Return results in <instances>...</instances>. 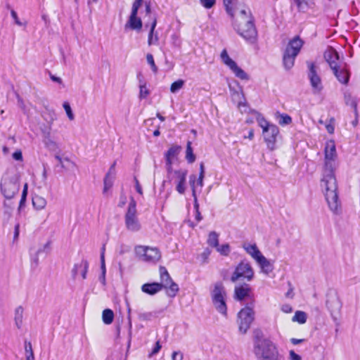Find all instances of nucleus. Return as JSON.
<instances>
[{
    "label": "nucleus",
    "instance_id": "1",
    "mask_svg": "<svg viewBox=\"0 0 360 360\" xmlns=\"http://www.w3.org/2000/svg\"><path fill=\"white\" fill-rule=\"evenodd\" d=\"M320 186L329 210L334 214L341 212V202L338 193V184L333 169H323Z\"/></svg>",
    "mask_w": 360,
    "mask_h": 360
},
{
    "label": "nucleus",
    "instance_id": "2",
    "mask_svg": "<svg viewBox=\"0 0 360 360\" xmlns=\"http://www.w3.org/2000/svg\"><path fill=\"white\" fill-rule=\"evenodd\" d=\"M233 27L245 40L255 42L257 32L253 22V18L248 9H241L233 20Z\"/></svg>",
    "mask_w": 360,
    "mask_h": 360
},
{
    "label": "nucleus",
    "instance_id": "3",
    "mask_svg": "<svg viewBox=\"0 0 360 360\" xmlns=\"http://www.w3.org/2000/svg\"><path fill=\"white\" fill-rule=\"evenodd\" d=\"M253 352L257 360H283L276 345L268 338L257 337Z\"/></svg>",
    "mask_w": 360,
    "mask_h": 360
},
{
    "label": "nucleus",
    "instance_id": "4",
    "mask_svg": "<svg viewBox=\"0 0 360 360\" xmlns=\"http://www.w3.org/2000/svg\"><path fill=\"white\" fill-rule=\"evenodd\" d=\"M0 188L1 193L6 199L13 198L20 189L18 176L13 173H6L1 178Z\"/></svg>",
    "mask_w": 360,
    "mask_h": 360
},
{
    "label": "nucleus",
    "instance_id": "5",
    "mask_svg": "<svg viewBox=\"0 0 360 360\" xmlns=\"http://www.w3.org/2000/svg\"><path fill=\"white\" fill-rule=\"evenodd\" d=\"M212 302L215 309L223 316H227V306L226 302V292L222 283L214 284L210 292Z\"/></svg>",
    "mask_w": 360,
    "mask_h": 360
},
{
    "label": "nucleus",
    "instance_id": "6",
    "mask_svg": "<svg viewBox=\"0 0 360 360\" xmlns=\"http://www.w3.org/2000/svg\"><path fill=\"white\" fill-rule=\"evenodd\" d=\"M302 45L303 41L299 37H294L288 42L283 57V65L285 69L290 70L293 67L295 59Z\"/></svg>",
    "mask_w": 360,
    "mask_h": 360
},
{
    "label": "nucleus",
    "instance_id": "7",
    "mask_svg": "<svg viewBox=\"0 0 360 360\" xmlns=\"http://www.w3.org/2000/svg\"><path fill=\"white\" fill-rule=\"evenodd\" d=\"M253 115H255L257 122L259 127L262 129L263 133L271 132V137L266 138L267 147L270 150L275 148V143L276 141V137L279 133V129L277 126L273 124H270L265 118L257 111L253 110Z\"/></svg>",
    "mask_w": 360,
    "mask_h": 360
},
{
    "label": "nucleus",
    "instance_id": "8",
    "mask_svg": "<svg viewBox=\"0 0 360 360\" xmlns=\"http://www.w3.org/2000/svg\"><path fill=\"white\" fill-rule=\"evenodd\" d=\"M255 320L253 306H245L238 313V330L241 334H245Z\"/></svg>",
    "mask_w": 360,
    "mask_h": 360
},
{
    "label": "nucleus",
    "instance_id": "9",
    "mask_svg": "<svg viewBox=\"0 0 360 360\" xmlns=\"http://www.w3.org/2000/svg\"><path fill=\"white\" fill-rule=\"evenodd\" d=\"M136 207V202L131 198L124 216L126 228L131 232H138L141 229V224L137 216Z\"/></svg>",
    "mask_w": 360,
    "mask_h": 360
},
{
    "label": "nucleus",
    "instance_id": "10",
    "mask_svg": "<svg viewBox=\"0 0 360 360\" xmlns=\"http://www.w3.org/2000/svg\"><path fill=\"white\" fill-rule=\"evenodd\" d=\"M138 258L145 262L156 263L161 258V252L157 248L139 245L135 248Z\"/></svg>",
    "mask_w": 360,
    "mask_h": 360
},
{
    "label": "nucleus",
    "instance_id": "11",
    "mask_svg": "<svg viewBox=\"0 0 360 360\" xmlns=\"http://www.w3.org/2000/svg\"><path fill=\"white\" fill-rule=\"evenodd\" d=\"M254 277V270L248 262L241 261L236 267L231 275V281L236 282L239 278L250 281Z\"/></svg>",
    "mask_w": 360,
    "mask_h": 360
},
{
    "label": "nucleus",
    "instance_id": "12",
    "mask_svg": "<svg viewBox=\"0 0 360 360\" xmlns=\"http://www.w3.org/2000/svg\"><path fill=\"white\" fill-rule=\"evenodd\" d=\"M309 69L307 76L312 88V91L315 94H320L323 89L322 80L319 75V68L312 62H307Z\"/></svg>",
    "mask_w": 360,
    "mask_h": 360
},
{
    "label": "nucleus",
    "instance_id": "13",
    "mask_svg": "<svg viewBox=\"0 0 360 360\" xmlns=\"http://www.w3.org/2000/svg\"><path fill=\"white\" fill-rule=\"evenodd\" d=\"M143 0H134L131 7V14L125 25L126 27L138 31L141 30L143 26L142 21L141 18L137 16V14L139 8L143 4Z\"/></svg>",
    "mask_w": 360,
    "mask_h": 360
},
{
    "label": "nucleus",
    "instance_id": "14",
    "mask_svg": "<svg viewBox=\"0 0 360 360\" xmlns=\"http://www.w3.org/2000/svg\"><path fill=\"white\" fill-rule=\"evenodd\" d=\"M221 58L222 62L232 70L237 77L243 80L249 79L248 75L229 57L226 50L224 49L221 51Z\"/></svg>",
    "mask_w": 360,
    "mask_h": 360
},
{
    "label": "nucleus",
    "instance_id": "15",
    "mask_svg": "<svg viewBox=\"0 0 360 360\" xmlns=\"http://www.w3.org/2000/svg\"><path fill=\"white\" fill-rule=\"evenodd\" d=\"M145 11H146V15L148 16V19L150 21V32L148 34V44L149 46L152 44H155L158 41V35L154 34L155 28L157 25V18L155 15H153L151 13V8L150 3L146 2L145 3Z\"/></svg>",
    "mask_w": 360,
    "mask_h": 360
},
{
    "label": "nucleus",
    "instance_id": "16",
    "mask_svg": "<svg viewBox=\"0 0 360 360\" xmlns=\"http://www.w3.org/2000/svg\"><path fill=\"white\" fill-rule=\"evenodd\" d=\"M336 158V148L334 141L329 140L325 146L324 169H333V162Z\"/></svg>",
    "mask_w": 360,
    "mask_h": 360
},
{
    "label": "nucleus",
    "instance_id": "17",
    "mask_svg": "<svg viewBox=\"0 0 360 360\" xmlns=\"http://www.w3.org/2000/svg\"><path fill=\"white\" fill-rule=\"evenodd\" d=\"M176 178V190L180 194H184L186 191V180L187 171L179 169L174 171Z\"/></svg>",
    "mask_w": 360,
    "mask_h": 360
},
{
    "label": "nucleus",
    "instance_id": "18",
    "mask_svg": "<svg viewBox=\"0 0 360 360\" xmlns=\"http://www.w3.org/2000/svg\"><path fill=\"white\" fill-rule=\"evenodd\" d=\"M181 150L179 146H173L165 153L166 169L168 173L172 172V163Z\"/></svg>",
    "mask_w": 360,
    "mask_h": 360
},
{
    "label": "nucleus",
    "instance_id": "19",
    "mask_svg": "<svg viewBox=\"0 0 360 360\" xmlns=\"http://www.w3.org/2000/svg\"><path fill=\"white\" fill-rule=\"evenodd\" d=\"M324 58L329 64L332 70L338 68L339 65V55L338 52L332 48L328 49L324 53Z\"/></svg>",
    "mask_w": 360,
    "mask_h": 360
},
{
    "label": "nucleus",
    "instance_id": "20",
    "mask_svg": "<svg viewBox=\"0 0 360 360\" xmlns=\"http://www.w3.org/2000/svg\"><path fill=\"white\" fill-rule=\"evenodd\" d=\"M326 305L333 317L338 314L342 308V302L337 295L330 297L327 300Z\"/></svg>",
    "mask_w": 360,
    "mask_h": 360
},
{
    "label": "nucleus",
    "instance_id": "21",
    "mask_svg": "<svg viewBox=\"0 0 360 360\" xmlns=\"http://www.w3.org/2000/svg\"><path fill=\"white\" fill-rule=\"evenodd\" d=\"M51 126H49L44 129H42V134L44 136V143L46 148L52 150H56L59 148V146L56 141L51 137Z\"/></svg>",
    "mask_w": 360,
    "mask_h": 360
},
{
    "label": "nucleus",
    "instance_id": "22",
    "mask_svg": "<svg viewBox=\"0 0 360 360\" xmlns=\"http://www.w3.org/2000/svg\"><path fill=\"white\" fill-rule=\"evenodd\" d=\"M243 248L255 262L263 255L255 243H245Z\"/></svg>",
    "mask_w": 360,
    "mask_h": 360
},
{
    "label": "nucleus",
    "instance_id": "23",
    "mask_svg": "<svg viewBox=\"0 0 360 360\" xmlns=\"http://www.w3.org/2000/svg\"><path fill=\"white\" fill-rule=\"evenodd\" d=\"M256 263L259 266L261 272L266 275H269L274 270L273 264L264 255L260 257V258L256 261Z\"/></svg>",
    "mask_w": 360,
    "mask_h": 360
},
{
    "label": "nucleus",
    "instance_id": "24",
    "mask_svg": "<svg viewBox=\"0 0 360 360\" xmlns=\"http://www.w3.org/2000/svg\"><path fill=\"white\" fill-rule=\"evenodd\" d=\"M250 288L248 285L236 286L234 289V299L241 301L248 297Z\"/></svg>",
    "mask_w": 360,
    "mask_h": 360
},
{
    "label": "nucleus",
    "instance_id": "25",
    "mask_svg": "<svg viewBox=\"0 0 360 360\" xmlns=\"http://www.w3.org/2000/svg\"><path fill=\"white\" fill-rule=\"evenodd\" d=\"M299 11L307 12L315 6V0H292Z\"/></svg>",
    "mask_w": 360,
    "mask_h": 360
},
{
    "label": "nucleus",
    "instance_id": "26",
    "mask_svg": "<svg viewBox=\"0 0 360 360\" xmlns=\"http://www.w3.org/2000/svg\"><path fill=\"white\" fill-rule=\"evenodd\" d=\"M334 75L338 81L344 84H346L349 81V73L347 70L340 65L338 68L333 70Z\"/></svg>",
    "mask_w": 360,
    "mask_h": 360
},
{
    "label": "nucleus",
    "instance_id": "27",
    "mask_svg": "<svg viewBox=\"0 0 360 360\" xmlns=\"http://www.w3.org/2000/svg\"><path fill=\"white\" fill-rule=\"evenodd\" d=\"M162 290L159 283H145L141 286V290L148 295H153Z\"/></svg>",
    "mask_w": 360,
    "mask_h": 360
},
{
    "label": "nucleus",
    "instance_id": "28",
    "mask_svg": "<svg viewBox=\"0 0 360 360\" xmlns=\"http://www.w3.org/2000/svg\"><path fill=\"white\" fill-rule=\"evenodd\" d=\"M160 275V281L161 283L159 284L162 285V289L167 288L168 283L172 281V278L170 277L167 270L164 266H160L159 269Z\"/></svg>",
    "mask_w": 360,
    "mask_h": 360
},
{
    "label": "nucleus",
    "instance_id": "29",
    "mask_svg": "<svg viewBox=\"0 0 360 360\" xmlns=\"http://www.w3.org/2000/svg\"><path fill=\"white\" fill-rule=\"evenodd\" d=\"M275 118L278 121V124L281 126L288 125L292 122L291 117L285 113H280L279 112H276L275 113Z\"/></svg>",
    "mask_w": 360,
    "mask_h": 360
},
{
    "label": "nucleus",
    "instance_id": "30",
    "mask_svg": "<svg viewBox=\"0 0 360 360\" xmlns=\"http://www.w3.org/2000/svg\"><path fill=\"white\" fill-rule=\"evenodd\" d=\"M32 204L37 210H41L45 208L47 202L44 197L37 195L32 198Z\"/></svg>",
    "mask_w": 360,
    "mask_h": 360
},
{
    "label": "nucleus",
    "instance_id": "31",
    "mask_svg": "<svg viewBox=\"0 0 360 360\" xmlns=\"http://www.w3.org/2000/svg\"><path fill=\"white\" fill-rule=\"evenodd\" d=\"M195 175L192 174L189 176V184L192 189V195L194 199V207L195 211L199 210V205L197 200V195H196V191H195Z\"/></svg>",
    "mask_w": 360,
    "mask_h": 360
},
{
    "label": "nucleus",
    "instance_id": "32",
    "mask_svg": "<svg viewBox=\"0 0 360 360\" xmlns=\"http://www.w3.org/2000/svg\"><path fill=\"white\" fill-rule=\"evenodd\" d=\"M207 244L213 248H217L219 245V234L215 231H211L207 238Z\"/></svg>",
    "mask_w": 360,
    "mask_h": 360
},
{
    "label": "nucleus",
    "instance_id": "33",
    "mask_svg": "<svg viewBox=\"0 0 360 360\" xmlns=\"http://www.w3.org/2000/svg\"><path fill=\"white\" fill-rule=\"evenodd\" d=\"M114 319V313L110 309H106L103 311L102 320L104 323L109 325L112 323Z\"/></svg>",
    "mask_w": 360,
    "mask_h": 360
},
{
    "label": "nucleus",
    "instance_id": "34",
    "mask_svg": "<svg viewBox=\"0 0 360 360\" xmlns=\"http://www.w3.org/2000/svg\"><path fill=\"white\" fill-rule=\"evenodd\" d=\"M24 347L26 360H34L32 343L30 341L25 340L24 342Z\"/></svg>",
    "mask_w": 360,
    "mask_h": 360
},
{
    "label": "nucleus",
    "instance_id": "35",
    "mask_svg": "<svg viewBox=\"0 0 360 360\" xmlns=\"http://www.w3.org/2000/svg\"><path fill=\"white\" fill-rule=\"evenodd\" d=\"M166 289L167 294L170 297H175L179 290L178 285L173 281L168 283L167 288Z\"/></svg>",
    "mask_w": 360,
    "mask_h": 360
},
{
    "label": "nucleus",
    "instance_id": "36",
    "mask_svg": "<svg viewBox=\"0 0 360 360\" xmlns=\"http://www.w3.org/2000/svg\"><path fill=\"white\" fill-rule=\"evenodd\" d=\"M292 321L300 324L305 323L307 321V314L302 311H297L293 316Z\"/></svg>",
    "mask_w": 360,
    "mask_h": 360
},
{
    "label": "nucleus",
    "instance_id": "37",
    "mask_svg": "<svg viewBox=\"0 0 360 360\" xmlns=\"http://www.w3.org/2000/svg\"><path fill=\"white\" fill-rule=\"evenodd\" d=\"M186 159L189 163H193L195 160V155L193 152L191 142L189 141L187 142L186 144Z\"/></svg>",
    "mask_w": 360,
    "mask_h": 360
},
{
    "label": "nucleus",
    "instance_id": "38",
    "mask_svg": "<svg viewBox=\"0 0 360 360\" xmlns=\"http://www.w3.org/2000/svg\"><path fill=\"white\" fill-rule=\"evenodd\" d=\"M185 82L183 79H178L173 82L170 86V91L173 94L178 92L181 89L183 88Z\"/></svg>",
    "mask_w": 360,
    "mask_h": 360
},
{
    "label": "nucleus",
    "instance_id": "39",
    "mask_svg": "<svg viewBox=\"0 0 360 360\" xmlns=\"http://www.w3.org/2000/svg\"><path fill=\"white\" fill-rule=\"evenodd\" d=\"M113 176H110V174H106L105 177L104 179V188L103 193H105L108 190L111 188L113 185Z\"/></svg>",
    "mask_w": 360,
    "mask_h": 360
},
{
    "label": "nucleus",
    "instance_id": "40",
    "mask_svg": "<svg viewBox=\"0 0 360 360\" xmlns=\"http://www.w3.org/2000/svg\"><path fill=\"white\" fill-rule=\"evenodd\" d=\"M216 249L217 251L223 256H228L231 252L230 246L227 243L218 245Z\"/></svg>",
    "mask_w": 360,
    "mask_h": 360
},
{
    "label": "nucleus",
    "instance_id": "41",
    "mask_svg": "<svg viewBox=\"0 0 360 360\" xmlns=\"http://www.w3.org/2000/svg\"><path fill=\"white\" fill-rule=\"evenodd\" d=\"M87 261L82 260L79 263H77L74 265L72 269V275L73 278H75L77 276L80 272V270L82 269V266H84V264H86Z\"/></svg>",
    "mask_w": 360,
    "mask_h": 360
},
{
    "label": "nucleus",
    "instance_id": "42",
    "mask_svg": "<svg viewBox=\"0 0 360 360\" xmlns=\"http://www.w3.org/2000/svg\"><path fill=\"white\" fill-rule=\"evenodd\" d=\"M22 309L21 307H19L16 309L15 311V324L18 328H20L22 325Z\"/></svg>",
    "mask_w": 360,
    "mask_h": 360
},
{
    "label": "nucleus",
    "instance_id": "43",
    "mask_svg": "<svg viewBox=\"0 0 360 360\" xmlns=\"http://www.w3.org/2000/svg\"><path fill=\"white\" fill-rule=\"evenodd\" d=\"M63 108L66 112V115L70 120H73L75 119L74 113L71 109L70 104L68 102H65L63 105Z\"/></svg>",
    "mask_w": 360,
    "mask_h": 360
},
{
    "label": "nucleus",
    "instance_id": "44",
    "mask_svg": "<svg viewBox=\"0 0 360 360\" xmlns=\"http://www.w3.org/2000/svg\"><path fill=\"white\" fill-rule=\"evenodd\" d=\"M146 60L148 63L150 65L153 72L154 73H156L158 72V67L155 63L153 55L150 53H148L146 56Z\"/></svg>",
    "mask_w": 360,
    "mask_h": 360
},
{
    "label": "nucleus",
    "instance_id": "45",
    "mask_svg": "<svg viewBox=\"0 0 360 360\" xmlns=\"http://www.w3.org/2000/svg\"><path fill=\"white\" fill-rule=\"evenodd\" d=\"M224 6L226 12L231 16L233 17V12L232 8V3L233 0H223Z\"/></svg>",
    "mask_w": 360,
    "mask_h": 360
},
{
    "label": "nucleus",
    "instance_id": "46",
    "mask_svg": "<svg viewBox=\"0 0 360 360\" xmlns=\"http://www.w3.org/2000/svg\"><path fill=\"white\" fill-rule=\"evenodd\" d=\"M200 4L205 8H211L216 3V0H199Z\"/></svg>",
    "mask_w": 360,
    "mask_h": 360
},
{
    "label": "nucleus",
    "instance_id": "47",
    "mask_svg": "<svg viewBox=\"0 0 360 360\" xmlns=\"http://www.w3.org/2000/svg\"><path fill=\"white\" fill-rule=\"evenodd\" d=\"M139 89H140V91H139L140 98H144L149 94V91H148V89L146 88V84L140 85Z\"/></svg>",
    "mask_w": 360,
    "mask_h": 360
},
{
    "label": "nucleus",
    "instance_id": "48",
    "mask_svg": "<svg viewBox=\"0 0 360 360\" xmlns=\"http://www.w3.org/2000/svg\"><path fill=\"white\" fill-rule=\"evenodd\" d=\"M104 252H105V247L103 246L102 248V252L101 255V271L103 274H105L106 269H105V257H104Z\"/></svg>",
    "mask_w": 360,
    "mask_h": 360
},
{
    "label": "nucleus",
    "instance_id": "49",
    "mask_svg": "<svg viewBox=\"0 0 360 360\" xmlns=\"http://www.w3.org/2000/svg\"><path fill=\"white\" fill-rule=\"evenodd\" d=\"M88 268H89L88 262H86V264H84V266H82V269L80 270V272L79 273V274H80L82 276V279L86 278Z\"/></svg>",
    "mask_w": 360,
    "mask_h": 360
},
{
    "label": "nucleus",
    "instance_id": "50",
    "mask_svg": "<svg viewBox=\"0 0 360 360\" xmlns=\"http://www.w3.org/2000/svg\"><path fill=\"white\" fill-rule=\"evenodd\" d=\"M161 347H162V346L160 343V341H157L155 343V347L153 348L152 352L150 353L149 356L150 357V356L158 354L159 352V351L160 350Z\"/></svg>",
    "mask_w": 360,
    "mask_h": 360
},
{
    "label": "nucleus",
    "instance_id": "51",
    "mask_svg": "<svg viewBox=\"0 0 360 360\" xmlns=\"http://www.w3.org/2000/svg\"><path fill=\"white\" fill-rule=\"evenodd\" d=\"M12 157L14 160L17 161H22L23 160L22 152L20 150L15 151L13 153Z\"/></svg>",
    "mask_w": 360,
    "mask_h": 360
},
{
    "label": "nucleus",
    "instance_id": "52",
    "mask_svg": "<svg viewBox=\"0 0 360 360\" xmlns=\"http://www.w3.org/2000/svg\"><path fill=\"white\" fill-rule=\"evenodd\" d=\"M204 177L205 176H202V174L201 175H199L198 179H197V177L195 176V188L197 186H200V188H202L203 186V179H204Z\"/></svg>",
    "mask_w": 360,
    "mask_h": 360
},
{
    "label": "nucleus",
    "instance_id": "53",
    "mask_svg": "<svg viewBox=\"0 0 360 360\" xmlns=\"http://www.w3.org/2000/svg\"><path fill=\"white\" fill-rule=\"evenodd\" d=\"M289 359L290 360H302L301 356L296 354L293 350L289 352Z\"/></svg>",
    "mask_w": 360,
    "mask_h": 360
},
{
    "label": "nucleus",
    "instance_id": "54",
    "mask_svg": "<svg viewBox=\"0 0 360 360\" xmlns=\"http://www.w3.org/2000/svg\"><path fill=\"white\" fill-rule=\"evenodd\" d=\"M184 355L180 352H174L172 355V360H183Z\"/></svg>",
    "mask_w": 360,
    "mask_h": 360
},
{
    "label": "nucleus",
    "instance_id": "55",
    "mask_svg": "<svg viewBox=\"0 0 360 360\" xmlns=\"http://www.w3.org/2000/svg\"><path fill=\"white\" fill-rule=\"evenodd\" d=\"M11 16L13 18L15 24H17L19 26L22 25V23L19 20V19L18 18V15L15 11L12 10L11 12Z\"/></svg>",
    "mask_w": 360,
    "mask_h": 360
},
{
    "label": "nucleus",
    "instance_id": "56",
    "mask_svg": "<svg viewBox=\"0 0 360 360\" xmlns=\"http://www.w3.org/2000/svg\"><path fill=\"white\" fill-rule=\"evenodd\" d=\"M281 310L284 313L288 314V313L292 312V308L290 304H285L282 306Z\"/></svg>",
    "mask_w": 360,
    "mask_h": 360
},
{
    "label": "nucleus",
    "instance_id": "57",
    "mask_svg": "<svg viewBox=\"0 0 360 360\" xmlns=\"http://www.w3.org/2000/svg\"><path fill=\"white\" fill-rule=\"evenodd\" d=\"M135 181V188L137 193H139L140 195H143V190L142 188L136 178L134 179Z\"/></svg>",
    "mask_w": 360,
    "mask_h": 360
},
{
    "label": "nucleus",
    "instance_id": "58",
    "mask_svg": "<svg viewBox=\"0 0 360 360\" xmlns=\"http://www.w3.org/2000/svg\"><path fill=\"white\" fill-rule=\"evenodd\" d=\"M19 233H20V224H17L15 226V231H14V235H13V240L14 241L18 240V236H19Z\"/></svg>",
    "mask_w": 360,
    "mask_h": 360
},
{
    "label": "nucleus",
    "instance_id": "59",
    "mask_svg": "<svg viewBox=\"0 0 360 360\" xmlns=\"http://www.w3.org/2000/svg\"><path fill=\"white\" fill-rule=\"evenodd\" d=\"M290 342L294 345H298V344H300V343H302L303 342H304V339H297V338H291L290 339Z\"/></svg>",
    "mask_w": 360,
    "mask_h": 360
},
{
    "label": "nucleus",
    "instance_id": "60",
    "mask_svg": "<svg viewBox=\"0 0 360 360\" xmlns=\"http://www.w3.org/2000/svg\"><path fill=\"white\" fill-rule=\"evenodd\" d=\"M50 78L53 82H57L58 84H62L63 81L60 77H56L53 75L50 74Z\"/></svg>",
    "mask_w": 360,
    "mask_h": 360
},
{
    "label": "nucleus",
    "instance_id": "61",
    "mask_svg": "<svg viewBox=\"0 0 360 360\" xmlns=\"http://www.w3.org/2000/svg\"><path fill=\"white\" fill-rule=\"evenodd\" d=\"M127 311H128V319H129V335H131V318H130L131 308L129 307V306H128V307H127Z\"/></svg>",
    "mask_w": 360,
    "mask_h": 360
},
{
    "label": "nucleus",
    "instance_id": "62",
    "mask_svg": "<svg viewBox=\"0 0 360 360\" xmlns=\"http://www.w3.org/2000/svg\"><path fill=\"white\" fill-rule=\"evenodd\" d=\"M115 162H114L112 165V166L110 167L108 172L107 173V174H110V176H113V179L115 178Z\"/></svg>",
    "mask_w": 360,
    "mask_h": 360
},
{
    "label": "nucleus",
    "instance_id": "63",
    "mask_svg": "<svg viewBox=\"0 0 360 360\" xmlns=\"http://www.w3.org/2000/svg\"><path fill=\"white\" fill-rule=\"evenodd\" d=\"M326 130L328 133L333 134L334 132V127L331 124H328L326 126Z\"/></svg>",
    "mask_w": 360,
    "mask_h": 360
},
{
    "label": "nucleus",
    "instance_id": "64",
    "mask_svg": "<svg viewBox=\"0 0 360 360\" xmlns=\"http://www.w3.org/2000/svg\"><path fill=\"white\" fill-rule=\"evenodd\" d=\"M195 219L198 222L202 220V216L199 210L195 211Z\"/></svg>",
    "mask_w": 360,
    "mask_h": 360
}]
</instances>
